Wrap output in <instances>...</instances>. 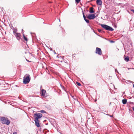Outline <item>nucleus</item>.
I'll return each instance as SVG.
<instances>
[{
  "mask_svg": "<svg viewBox=\"0 0 134 134\" xmlns=\"http://www.w3.org/2000/svg\"><path fill=\"white\" fill-rule=\"evenodd\" d=\"M30 80V77L28 74H26L23 78V83L25 84L29 83Z\"/></svg>",
  "mask_w": 134,
  "mask_h": 134,
  "instance_id": "f03ea898",
  "label": "nucleus"
},
{
  "mask_svg": "<svg viewBox=\"0 0 134 134\" xmlns=\"http://www.w3.org/2000/svg\"><path fill=\"white\" fill-rule=\"evenodd\" d=\"M51 49H50V50H52V49L51 48Z\"/></svg>",
  "mask_w": 134,
  "mask_h": 134,
  "instance_id": "7c9ffc66",
  "label": "nucleus"
},
{
  "mask_svg": "<svg viewBox=\"0 0 134 134\" xmlns=\"http://www.w3.org/2000/svg\"><path fill=\"white\" fill-rule=\"evenodd\" d=\"M34 116L35 118V120H39L38 119L42 117V115L41 113H37L34 114Z\"/></svg>",
  "mask_w": 134,
  "mask_h": 134,
  "instance_id": "20e7f679",
  "label": "nucleus"
},
{
  "mask_svg": "<svg viewBox=\"0 0 134 134\" xmlns=\"http://www.w3.org/2000/svg\"><path fill=\"white\" fill-rule=\"evenodd\" d=\"M73 99H74V100H76V98H73Z\"/></svg>",
  "mask_w": 134,
  "mask_h": 134,
  "instance_id": "bb28decb",
  "label": "nucleus"
},
{
  "mask_svg": "<svg viewBox=\"0 0 134 134\" xmlns=\"http://www.w3.org/2000/svg\"><path fill=\"white\" fill-rule=\"evenodd\" d=\"M54 54H56V53L55 52V51H54Z\"/></svg>",
  "mask_w": 134,
  "mask_h": 134,
  "instance_id": "393cba45",
  "label": "nucleus"
},
{
  "mask_svg": "<svg viewBox=\"0 0 134 134\" xmlns=\"http://www.w3.org/2000/svg\"><path fill=\"white\" fill-rule=\"evenodd\" d=\"M40 112L42 113H44L46 112L45 111L43 110H41Z\"/></svg>",
  "mask_w": 134,
  "mask_h": 134,
  "instance_id": "aec40b11",
  "label": "nucleus"
},
{
  "mask_svg": "<svg viewBox=\"0 0 134 134\" xmlns=\"http://www.w3.org/2000/svg\"><path fill=\"white\" fill-rule=\"evenodd\" d=\"M51 49H50V50H52V49L51 48Z\"/></svg>",
  "mask_w": 134,
  "mask_h": 134,
  "instance_id": "2f4dec72",
  "label": "nucleus"
},
{
  "mask_svg": "<svg viewBox=\"0 0 134 134\" xmlns=\"http://www.w3.org/2000/svg\"><path fill=\"white\" fill-rule=\"evenodd\" d=\"M93 7H91L90 8V12L91 13H94V11L93 10Z\"/></svg>",
  "mask_w": 134,
  "mask_h": 134,
  "instance_id": "ddd939ff",
  "label": "nucleus"
},
{
  "mask_svg": "<svg viewBox=\"0 0 134 134\" xmlns=\"http://www.w3.org/2000/svg\"><path fill=\"white\" fill-rule=\"evenodd\" d=\"M17 39L19 40L21 38V34L19 33H17L15 34H14Z\"/></svg>",
  "mask_w": 134,
  "mask_h": 134,
  "instance_id": "0eeeda50",
  "label": "nucleus"
},
{
  "mask_svg": "<svg viewBox=\"0 0 134 134\" xmlns=\"http://www.w3.org/2000/svg\"><path fill=\"white\" fill-rule=\"evenodd\" d=\"M17 134V132H14L13 133V134Z\"/></svg>",
  "mask_w": 134,
  "mask_h": 134,
  "instance_id": "4be33fe9",
  "label": "nucleus"
},
{
  "mask_svg": "<svg viewBox=\"0 0 134 134\" xmlns=\"http://www.w3.org/2000/svg\"><path fill=\"white\" fill-rule=\"evenodd\" d=\"M122 103L124 104H126L127 102V100L126 99H124L122 100Z\"/></svg>",
  "mask_w": 134,
  "mask_h": 134,
  "instance_id": "f8f14e48",
  "label": "nucleus"
},
{
  "mask_svg": "<svg viewBox=\"0 0 134 134\" xmlns=\"http://www.w3.org/2000/svg\"><path fill=\"white\" fill-rule=\"evenodd\" d=\"M133 87H134V84L133 85Z\"/></svg>",
  "mask_w": 134,
  "mask_h": 134,
  "instance_id": "c85d7f7f",
  "label": "nucleus"
},
{
  "mask_svg": "<svg viewBox=\"0 0 134 134\" xmlns=\"http://www.w3.org/2000/svg\"><path fill=\"white\" fill-rule=\"evenodd\" d=\"M26 60H27V61H28V60H27V59H26Z\"/></svg>",
  "mask_w": 134,
  "mask_h": 134,
  "instance_id": "473e14b6",
  "label": "nucleus"
},
{
  "mask_svg": "<svg viewBox=\"0 0 134 134\" xmlns=\"http://www.w3.org/2000/svg\"><path fill=\"white\" fill-rule=\"evenodd\" d=\"M87 18L90 20L96 18V16L94 14H90Z\"/></svg>",
  "mask_w": 134,
  "mask_h": 134,
  "instance_id": "423d86ee",
  "label": "nucleus"
},
{
  "mask_svg": "<svg viewBox=\"0 0 134 134\" xmlns=\"http://www.w3.org/2000/svg\"><path fill=\"white\" fill-rule=\"evenodd\" d=\"M101 26L102 27L106 30L110 31H113L114 30V29L106 25L101 24Z\"/></svg>",
  "mask_w": 134,
  "mask_h": 134,
  "instance_id": "7ed1b4c3",
  "label": "nucleus"
},
{
  "mask_svg": "<svg viewBox=\"0 0 134 134\" xmlns=\"http://www.w3.org/2000/svg\"><path fill=\"white\" fill-rule=\"evenodd\" d=\"M107 115H108V116H110V117H111L112 116L110 115H109V114H107Z\"/></svg>",
  "mask_w": 134,
  "mask_h": 134,
  "instance_id": "5701e85b",
  "label": "nucleus"
},
{
  "mask_svg": "<svg viewBox=\"0 0 134 134\" xmlns=\"http://www.w3.org/2000/svg\"><path fill=\"white\" fill-rule=\"evenodd\" d=\"M49 3H51V2H49Z\"/></svg>",
  "mask_w": 134,
  "mask_h": 134,
  "instance_id": "f704fd0d",
  "label": "nucleus"
},
{
  "mask_svg": "<svg viewBox=\"0 0 134 134\" xmlns=\"http://www.w3.org/2000/svg\"><path fill=\"white\" fill-rule=\"evenodd\" d=\"M83 17L84 19L86 18V17L85 16V15L84 14V13L83 12Z\"/></svg>",
  "mask_w": 134,
  "mask_h": 134,
  "instance_id": "6ab92c4d",
  "label": "nucleus"
},
{
  "mask_svg": "<svg viewBox=\"0 0 134 134\" xmlns=\"http://www.w3.org/2000/svg\"><path fill=\"white\" fill-rule=\"evenodd\" d=\"M96 53L99 55L102 54V52L101 49L97 47L96 48Z\"/></svg>",
  "mask_w": 134,
  "mask_h": 134,
  "instance_id": "39448f33",
  "label": "nucleus"
},
{
  "mask_svg": "<svg viewBox=\"0 0 134 134\" xmlns=\"http://www.w3.org/2000/svg\"><path fill=\"white\" fill-rule=\"evenodd\" d=\"M59 21H60V19L59 20Z\"/></svg>",
  "mask_w": 134,
  "mask_h": 134,
  "instance_id": "72a5a7b5",
  "label": "nucleus"
},
{
  "mask_svg": "<svg viewBox=\"0 0 134 134\" xmlns=\"http://www.w3.org/2000/svg\"><path fill=\"white\" fill-rule=\"evenodd\" d=\"M23 38L24 40L26 41H27V38L24 35V34H23Z\"/></svg>",
  "mask_w": 134,
  "mask_h": 134,
  "instance_id": "2eb2a0df",
  "label": "nucleus"
},
{
  "mask_svg": "<svg viewBox=\"0 0 134 134\" xmlns=\"http://www.w3.org/2000/svg\"><path fill=\"white\" fill-rule=\"evenodd\" d=\"M134 13V10H131Z\"/></svg>",
  "mask_w": 134,
  "mask_h": 134,
  "instance_id": "b1692460",
  "label": "nucleus"
},
{
  "mask_svg": "<svg viewBox=\"0 0 134 134\" xmlns=\"http://www.w3.org/2000/svg\"><path fill=\"white\" fill-rule=\"evenodd\" d=\"M98 32H100L101 31V29H98Z\"/></svg>",
  "mask_w": 134,
  "mask_h": 134,
  "instance_id": "412c9836",
  "label": "nucleus"
},
{
  "mask_svg": "<svg viewBox=\"0 0 134 134\" xmlns=\"http://www.w3.org/2000/svg\"><path fill=\"white\" fill-rule=\"evenodd\" d=\"M76 83L77 84V85L79 86H81V84L80 83H79L78 82H76Z\"/></svg>",
  "mask_w": 134,
  "mask_h": 134,
  "instance_id": "a211bd4d",
  "label": "nucleus"
},
{
  "mask_svg": "<svg viewBox=\"0 0 134 134\" xmlns=\"http://www.w3.org/2000/svg\"><path fill=\"white\" fill-rule=\"evenodd\" d=\"M96 3L97 4L101 5L102 4V2L101 0H97Z\"/></svg>",
  "mask_w": 134,
  "mask_h": 134,
  "instance_id": "1a4fd4ad",
  "label": "nucleus"
},
{
  "mask_svg": "<svg viewBox=\"0 0 134 134\" xmlns=\"http://www.w3.org/2000/svg\"><path fill=\"white\" fill-rule=\"evenodd\" d=\"M46 93V91L44 90H42V93H41V96H45V94Z\"/></svg>",
  "mask_w": 134,
  "mask_h": 134,
  "instance_id": "9d476101",
  "label": "nucleus"
},
{
  "mask_svg": "<svg viewBox=\"0 0 134 134\" xmlns=\"http://www.w3.org/2000/svg\"><path fill=\"white\" fill-rule=\"evenodd\" d=\"M111 42H114V41H111Z\"/></svg>",
  "mask_w": 134,
  "mask_h": 134,
  "instance_id": "a878e982",
  "label": "nucleus"
},
{
  "mask_svg": "<svg viewBox=\"0 0 134 134\" xmlns=\"http://www.w3.org/2000/svg\"><path fill=\"white\" fill-rule=\"evenodd\" d=\"M84 20L87 23H89V21L86 18L85 19H84Z\"/></svg>",
  "mask_w": 134,
  "mask_h": 134,
  "instance_id": "f3484780",
  "label": "nucleus"
},
{
  "mask_svg": "<svg viewBox=\"0 0 134 134\" xmlns=\"http://www.w3.org/2000/svg\"><path fill=\"white\" fill-rule=\"evenodd\" d=\"M35 122V125L38 127H40V125L39 122V120H34Z\"/></svg>",
  "mask_w": 134,
  "mask_h": 134,
  "instance_id": "6e6552de",
  "label": "nucleus"
},
{
  "mask_svg": "<svg viewBox=\"0 0 134 134\" xmlns=\"http://www.w3.org/2000/svg\"><path fill=\"white\" fill-rule=\"evenodd\" d=\"M71 97L73 98H74V97L73 96H71Z\"/></svg>",
  "mask_w": 134,
  "mask_h": 134,
  "instance_id": "cd10ccee",
  "label": "nucleus"
},
{
  "mask_svg": "<svg viewBox=\"0 0 134 134\" xmlns=\"http://www.w3.org/2000/svg\"><path fill=\"white\" fill-rule=\"evenodd\" d=\"M13 32L14 34H15L16 33V32L17 31V28L16 27H15L13 29Z\"/></svg>",
  "mask_w": 134,
  "mask_h": 134,
  "instance_id": "9b49d317",
  "label": "nucleus"
},
{
  "mask_svg": "<svg viewBox=\"0 0 134 134\" xmlns=\"http://www.w3.org/2000/svg\"><path fill=\"white\" fill-rule=\"evenodd\" d=\"M76 3H78L80 2L81 0H75Z\"/></svg>",
  "mask_w": 134,
  "mask_h": 134,
  "instance_id": "dca6fc26",
  "label": "nucleus"
},
{
  "mask_svg": "<svg viewBox=\"0 0 134 134\" xmlns=\"http://www.w3.org/2000/svg\"><path fill=\"white\" fill-rule=\"evenodd\" d=\"M51 49H50V50H52V49L51 48Z\"/></svg>",
  "mask_w": 134,
  "mask_h": 134,
  "instance_id": "c756f323",
  "label": "nucleus"
},
{
  "mask_svg": "<svg viewBox=\"0 0 134 134\" xmlns=\"http://www.w3.org/2000/svg\"><path fill=\"white\" fill-rule=\"evenodd\" d=\"M0 119L1 120L2 123L3 124H5L8 125L10 123V121L7 118L5 117H1Z\"/></svg>",
  "mask_w": 134,
  "mask_h": 134,
  "instance_id": "f257e3e1",
  "label": "nucleus"
},
{
  "mask_svg": "<svg viewBox=\"0 0 134 134\" xmlns=\"http://www.w3.org/2000/svg\"><path fill=\"white\" fill-rule=\"evenodd\" d=\"M124 59L127 62L129 61V58L128 57H127L125 58Z\"/></svg>",
  "mask_w": 134,
  "mask_h": 134,
  "instance_id": "4468645a",
  "label": "nucleus"
}]
</instances>
